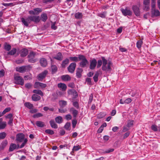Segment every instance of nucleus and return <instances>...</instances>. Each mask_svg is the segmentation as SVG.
Instances as JSON below:
<instances>
[{
    "instance_id": "obj_1",
    "label": "nucleus",
    "mask_w": 160,
    "mask_h": 160,
    "mask_svg": "<svg viewBox=\"0 0 160 160\" xmlns=\"http://www.w3.org/2000/svg\"><path fill=\"white\" fill-rule=\"evenodd\" d=\"M103 62V64L102 67V69L103 71H111V67L112 64L111 61L108 62L107 60L104 57H102Z\"/></svg>"
},
{
    "instance_id": "obj_2",
    "label": "nucleus",
    "mask_w": 160,
    "mask_h": 160,
    "mask_svg": "<svg viewBox=\"0 0 160 160\" xmlns=\"http://www.w3.org/2000/svg\"><path fill=\"white\" fill-rule=\"evenodd\" d=\"M14 82L16 84L23 85L24 81L22 78L17 73L14 75Z\"/></svg>"
},
{
    "instance_id": "obj_3",
    "label": "nucleus",
    "mask_w": 160,
    "mask_h": 160,
    "mask_svg": "<svg viewBox=\"0 0 160 160\" xmlns=\"http://www.w3.org/2000/svg\"><path fill=\"white\" fill-rule=\"evenodd\" d=\"M30 65L23 66L22 67H17L16 68V70L17 71L21 73H23L25 72L29 71L31 68Z\"/></svg>"
},
{
    "instance_id": "obj_4",
    "label": "nucleus",
    "mask_w": 160,
    "mask_h": 160,
    "mask_svg": "<svg viewBox=\"0 0 160 160\" xmlns=\"http://www.w3.org/2000/svg\"><path fill=\"white\" fill-rule=\"evenodd\" d=\"M27 20L29 22L33 21L36 23H38L40 21V18L38 16H31L28 17Z\"/></svg>"
},
{
    "instance_id": "obj_5",
    "label": "nucleus",
    "mask_w": 160,
    "mask_h": 160,
    "mask_svg": "<svg viewBox=\"0 0 160 160\" xmlns=\"http://www.w3.org/2000/svg\"><path fill=\"white\" fill-rule=\"evenodd\" d=\"M88 63V61L85 57L83 55H81V66L85 67Z\"/></svg>"
},
{
    "instance_id": "obj_6",
    "label": "nucleus",
    "mask_w": 160,
    "mask_h": 160,
    "mask_svg": "<svg viewBox=\"0 0 160 160\" xmlns=\"http://www.w3.org/2000/svg\"><path fill=\"white\" fill-rule=\"evenodd\" d=\"M143 3L144 6L143 10L146 11H148L150 9V0H143Z\"/></svg>"
},
{
    "instance_id": "obj_7",
    "label": "nucleus",
    "mask_w": 160,
    "mask_h": 160,
    "mask_svg": "<svg viewBox=\"0 0 160 160\" xmlns=\"http://www.w3.org/2000/svg\"><path fill=\"white\" fill-rule=\"evenodd\" d=\"M132 9L136 16H139L140 15V11L139 8L137 6H133Z\"/></svg>"
},
{
    "instance_id": "obj_8",
    "label": "nucleus",
    "mask_w": 160,
    "mask_h": 160,
    "mask_svg": "<svg viewBox=\"0 0 160 160\" xmlns=\"http://www.w3.org/2000/svg\"><path fill=\"white\" fill-rule=\"evenodd\" d=\"M35 54V53L33 52H31L29 53L28 56L29 58L28 61L29 62L33 63L36 61V60L34 59Z\"/></svg>"
},
{
    "instance_id": "obj_9",
    "label": "nucleus",
    "mask_w": 160,
    "mask_h": 160,
    "mask_svg": "<svg viewBox=\"0 0 160 160\" xmlns=\"http://www.w3.org/2000/svg\"><path fill=\"white\" fill-rule=\"evenodd\" d=\"M97 63V60L95 59H93L90 61L89 68L92 70L94 69Z\"/></svg>"
},
{
    "instance_id": "obj_10",
    "label": "nucleus",
    "mask_w": 160,
    "mask_h": 160,
    "mask_svg": "<svg viewBox=\"0 0 160 160\" xmlns=\"http://www.w3.org/2000/svg\"><path fill=\"white\" fill-rule=\"evenodd\" d=\"M121 11L123 15L125 16L127 15L130 16L132 15V13L131 11L127 8L122 9H121Z\"/></svg>"
},
{
    "instance_id": "obj_11",
    "label": "nucleus",
    "mask_w": 160,
    "mask_h": 160,
    "mask_svg": "<svg viewBox=\"0 0 160 160\" xmlns=\"http://www.w3.org/2000/svg\"><path fill=\"white\" fill-rule=\"evenodd\" d=\"M48 72L47 70H45L41 73L39 74L38 76V79L40 81L44 78L47 74Z\"/></svg>"
},
{
    "instance_id": "obj_12",
    "label": "nucleus",
    "mask_w": 160,
    "mask_h": 160,
    "mask_svg": "<svg viewBox=\"0 0 160 160\" xmlns=\"http://www.w3.org/2000/svg\"><path fill=\"white\" fill-rule=\"evenodd\" d=\"M47 86L45 84L42 83L40 82H36L34 84V88H39V87L42 88H45Z\"/></svg>"
},
{
    "instance_id": "obj_13",
    "label": "nucleus",
    "mask_w": 160,
    "mask_h": 160,
    "mask_svg": "<svg viewBox=\"0 0 160 160\" xmlns=\"http://www.w3.org/2000/svg\"><path fill=\"white\" fill-rule=\"evenodd\" d=\"M24 135L22 133L18 134L16 136V140L19 142H21L24 140Z\"/></svg>"
},
{
    "instance_id": "obj_14",
    "label": "nucleus",
    "mask_w": 160,
    "mask_h": 160,
    "mask_svg": "<svg viewBox=\"0 0 160 160\" xmlns=\"http://www.w3.org/2000/svg\"><path fill=\"white\" fill-rule=\"evenodd\" d=\"M76 63L75 62L71 63L68 67V70L70 72H73L76 67Z\"/></svg>"
},
{
    "instance_id": "obj_15",
    "label": "nucleus",
    "mask_w": 160,
    "mask_h": 160,
    "mask_svg": "<svg viewBox=\"0 0 160 160\" xmlns=\"http://www.w3.org/2000/svg\"><path fill=\"white\" fill-rule=\"evenodd\" d=\"M58 87L62 91H65L67 89L66 85L63 83H60L58 85Z\"/></svg>"
},
{
    "instance_id": "obj_16",
    "label": "nucleus",
    "mask_w": 160,
    "mask_h": 160,
    "mask_svg": "<svg viewBox=\"0 0 160 160\" xmlns=\"http://www.w3.org/2000/svg\"><path fill=\"white\" fill-rule=\"evenodd\" d=\"M40 63L41 66L45 67L47 65V62L46 59L44 58H42L40 60Z\"/></svg>"
},
{
    "instance_id": "obj_17",
    "label": "nucleus",
    "mask_w": 160,
    "mask_h": 160,
    "mask_svg": "<svg viewBox=\"0 0 160 160\" xmlns=\"http://www.w3.org/2000/svg\"><path fill=\"white\" fill-rule=\"evenodd\" d=\"M61 78L62 80L64 81H68L71 80V77L68 75L62 76Z\"/></svg>"
},
{
    "instance_id": "obj_18",
    "label": "nucleus",
    "mask_w": 160,
    "mask_h": 160,
    "mask_svg": "<svg viewBox=\"0 0 160 160\" xmlns=\"http://www.w3.org/2000/svg\"><path fill=\"white\" fill-rule=\"evenodd\" d=\"M28 53V50L26 49H23L21 50V56L22 57L26 56Z\"/></svg>"
},
{
    "instance_id": "obj_19",
    "label": "nucleus",
    "mask_w": 160,
    "mask_h": 160,
    "mask_svg": "<svg viewBox=\"0 0 160 160\" xmlns=\"http://www.w3.org/2000/svg\"><path fill=\"white\" fill-rule=\"evenodd\" d=\"M21 19L22 23L24 24L25 26L27 27L28 26L29 23H30L31 22H29L27 20L28 18L26 19H24L23 18H21Z\"/></svg>"
},
{
    "instance_id": "obj_20",
    "label": "nucleus",
    "mask_w": 160,
    "mask_h": 160,
    "mask_svg": "<svg viewBox=\"0 0 160 160\" xmlns=\"http://www.w3.org/2000/svg\"><path fill=\"white\" fill-rule=\"evenodd\" d=\"M70 112L71 113L73 114V116L74 117H76L78 113V111L76 110L75 109L73 108H71L70 109Z\"/></svg>"
},
{
    "instance_id": "obj_21",
    "label": "nucleus",
    "mask_w": 160,
    "mask_h": 160,
    "mask_svg": "<svg viewBox=\"0 0 160 160\" xmlns=\"http://www.w3.org/2000/svg\"><path fill=\"white\" fill-rule=\"evenodd\" d=\"M32 98L33 101H37L41 99V97L39 96L36 94H33L32 97Z\"/></svg>"
},
{
    "instance_id": "obj_22",
    "label": "nucleus",
    "mask_w": 160,
    "mask_h": 160,
    "mask_svg": "<svg viewBox=\"0 0 160 160\" xmlns=\"http://www.w3.org/2000/svg\"><path fill=\"white\" fill-rule=\"evenodd\" d=\"M152 15L155 16H159L160 15L159 11L155 9L152 10Z\"/></svg>"
},
{
    "instance_id": "obj_23",
    "label": "nucleus",
    "mask_w": 160,
    "mask_h": 160,
    "mask_svg": "<svg viewBox=\"0 0 160 160\" xmlns=\"http://www.w3.org/2000/svg\"><path fill=\"white\" fill-rule=\"evenodd\" d=\"M40 18V19H41V20L44 22H45L48 19L47 15L45 13L42 14L41 15Z\"/></svg>"
},
{
    "instance_id": "obj_24",
    "label": "nucleus",
    "mask_w": 160,
    "mask_h": 160,
    "mask_svg": "<svg viewBox=\"0 0 160 160\" xmlns=\"http://www.w3.org/2000/svg\"><path fill=\"white\" fill-rule=\"evenodd\" d=\"M36 124L37 126L39 127L42 128L45 126L44 122L41 121H36Z\"/></svg>"
},
{
    "instance_id": "obj_25",
    "label": "nucleus",
    "mask_w": 160,
    "mask_h": 160,
    "mask_svg": "<svg viewBox=\"0 0 160 160\" xmlns=\"http://www.w3.org/2000/svg\"><path fill=\"white\" fill-rule=\"evenodd\" d=\"M50 123L51 127L54 128H58L57 125L55 123L53 120H51L50 122Z\"/></svg>"
},
{
    "instance_id": "obj_26",
    "label": "nucleus",
    "mask_w": 160,
    "mask_h": 160,
    "mask_svg": "<svg viewBox=\"0 0 160 160\" xmlns=\"http://www.w3.org/2000/svg\"><path fill=\"white\" fill-rule=\"evenodd\" d=\"M17 146L15 144L11 143L10 146L9 148V151H12L14 150L16 148Z\"/></svg>"
},
{
    "instance_id": "obj_27",
    "label": "nucleus",
    "mask_w": 160,
    "mask_h": 160,
    "mask_svg": "<svg viewBox=\"0 0 160 160\" xmlns=\"http://www.w3.org/2000/svg\"><path fill=\"white\" fill-rule=\"evenodd\" d=\"M33 92L39 95L42 96H43V93L41 90H34L33 91Z\"/></svg>"
},
{
    "instance_id": "obj_28",
    "label": "nucleus",
    "mask_w": 160,
    "mask_h": 160,
    "mask_svg": "<svg viewBox=\"0 0 160 160\" xmlns=\"http://www.w3.org/2000/svg\"><path fill=\"white\" fill-rule=\"evenodd\" d=\"M56 122L58 123H60L62 122V118L61 116H58L55 118Z\"/></svg>"
},
{
    "instance_id": "obj_29",
    "label": "nucleus",
    "mask_w": 160,
    "mask_h": 160,
    "mask_svg": "<svg viewBox=\"0 0 160 160\" xmlns=\"http://www.w3.org/2000/svg\"><path fill=\"white\" fill-rule=\"evenodd\" d=\"M8 141L5 140L2 142L0 145V148L1 149H3L7 145Z\"/></svg>"
},
{
    "instance_id": "obj_30",
    "label": "nucleus",
    "mask_w": 160,
    "mask_h": 160,
    "mask_svg": "<svg viewBox=\"0 0 160 160\" xmlns=\"http://www.w3.org/2000/svg\"><path fill=\"white\" fill-rule=\"evenodd\" d=\"M59 105L62 107H64L67 104V102L64 100H61L59 101Z\"/></svg>"
},
{
    "instance_id": "obj_31",
    "label": "nucleus",
    "mask_w": 160,
    "mask_h": 160,
    "mask_svg": "<svg viewBox=\"0 0 160 160\" xmlns=\"http://www.w3.org/2000/svg\"><path fill=\"white\" fill-rule=\"evenodd\" d=\"M54 58L58 60H61L62 59V56L61 53L59 52L58 53L57 55Z\"/></svg>"
},
{
    "instance_id": "obj_32",
    "label": "nucleus",
    "mask_w": 160,
    "mask_h": 160,
    "mask_svg": "<svg viewBox=\"0 0 160 160\" xmlns=\"http://www.w3.org/2000/svg\"><path fill=\"white\" fill-rule=\"evenodd\" d=\"M24 105L26 107L29 109H31L33 108V105L30 102H26L25 103Z\"/></svg>"
},
{
    "instance_id": "obj_33",
    "label": "nucleus",
    "mask_w": 160,
    "mask_h": 160,
    "mask_svg": "<svg viewBox=\"0 0 160 160\" xmlns=\"http://www.w3.org/2000/svg\"><path fill=\"white\" fill-rule=\"evenodd\" d=\"M7 135V134L5 132H2L0 133V139H4Z\"/></svg>"
},
{
    "instance_id": "obj_34",
    "label": "nucleus",
    "mask_w": 160,
    "mask_h": 160,
    "mask_svg": "<svg viewBox=\"0 0 160 160\" xmlns=\"http://www.w3.org/2000/svg\"><path fill=\"white\" fill-rule=\"evenodd\" d=\"M34 10L36 13V15L38 14L39 13L41 12L42 11V10L39 8H35L34 9Z\"/></svg>"
},
{
    "instance_id": "obj_35",
    "label": "nucleus",
    "mask_w": 160,
    "mask_h": 160,
    "mask_svg": "<svg viewBox=\"0 0 160 160\" xmlns=\"http://www.w3.org/2000/svg\"><path fill=\"white\" fill-rule=\"evenodd\" d=\"M105 116V114L104 113L100 112L97 115V117L98 118H101L104 117Z\"/></svg>"
},
{
    "instance_id": "obj_36",
    "label": "nucleus",
    "mask_w": 160,
    "mask_h": 160,
    "mask_svg": "<svg viewBox=\"0 0 160 160\" xmlns=\"http://www.w3.org/2000/svg\"><path fill=\"white\" fill-rule=\"evenodd\" d=\"M4 48L6 50L9 51L11 48V46L7 43H5L4 44Z\"/></svg>"
},
{
    "instance_id": "obj_37",
    "label": "nucleus",
    "mask_w": 160,
    "mask_h": 160,
    "mask_svg": "<svg viewBox=\"0 0 160 160\" xmlns=\"http://www.w3.org/2000/svg\"><path fill=\"white\" fill-rule=\"evenodd\" d=\"M142 40L138 41L137 43V47L138 48H140L142 44Z\"/></svg>"
},
{
    "instance_id": "obj_38",
    "label": "nucleus",
    "mask_w": 160,
    "mask_h": 160,
    "mask_svg": "<svg viewBox=\"0 0 160 160\" xmlns=\"http://www.w3.org/2000/svg\"><path fill=\"white\" fill-rule=\"evenodd\" d=\"M6 126V122H2L0 124V129H2L4 128Z\"/></svg>"
},
{
    "instance_id": "obj_39",
    "label": "nucleus",
    "mask_w": 160,
    "mask_h": 160,
    "mask_svg": "<svg viewBox=\"0 0 160 160\" xmlns=\"http://www.w3.org/2000/svg\"><path fill=\"white\" fill-rule=\"evenodd\" d=\"M106 12H103L101 13H98V16L102 18H104L106 17Z\"/></svg>"
},
{
    "instance_id": "obj_40",
    "label": "nucleus",
    "mask_w": 160,
    "mask_h": 160,
    "mask_svg": "<svg viewBox=\"0 0 160 160\" xmlns=\"http://www.w3.org/2000/svg\"><path fill=\"white\" fill-rule=\"evenodd\" d=\"M69 60L68 59H66L62 63V67L64 68L66 66V65L68 63Z\"/></svg>"
},
{
    "instance_id": "obj_41",
    "label": "nucleus",
    "mask_w": 160,
    "mask_h": 160,
    "mask_svg": "<svg viewBox=\"0 0 160 160\" xmlns=\"http://www.w3.org/2000/svg\"><path fill=\"white\" fill-rule=\"evenodd\" d=\"M76 91L73 89H70L68 91V93L70 95H72L74 93L75 94Z\"/></svg>"
},
{
    "instance_id": "obj_42",
    "label": "nucleus",
    "mask_w": 160,
    "mask_h": 160,
    "mask_svg": "<svg viewBox=\"0 0 160 160\" xmlns=\"http://www.w3.org/2000/svg\"><path fill=\"white\" fill-rule=\"evenodd\" d=\"M97 62L98 63L97 65V68H100L101 66L103 64L102 60V61L101 59L98 60Z\"/></svg>"
},
{
    "instance_id": "obj_43",
    "label": "nucleus",
    "mask_w": 160,
    "mask_h": 160,
    "mask_svg": "<svg viewBox=\"0 0 160 160\" xmlns=\"http://www.w3.org/2000/svg\"><path fill=\"white\" fill-rule=\"evenodd\" d=\"M16 52V49L14 48L12 49V50L10 52H8V54L10 55H14Z\"/></svg>"
},
{
    "instance_id": "obj_44",
    "label": "nucleus",
    "mask_w": 160,
    "mask_h": 160,
    "mask_svg": "<svg viewBox=\"0 0 160 160\" xmlns=\"http://www.w3.org/2000/svg\"><path fill=\"white\" fill-rule=\"evenodd\" d=\"M27 139H24V142H22L21 145L20 146V147H19V145H18V148H22V147H23L25 145L26 143L27 142Z\"/></svg>"
},
{
    "instance_id": "obj_45",
    "label": "nucleus",
    "mask_w": 160,
    "mask_h": 160,
    "mask_svg": "<svg viewBox=\"0 0 160 160\" xmlns=\"http://www.w3.org/2000/svg\"><path fill=\"white\" fill-rule=\"evenodd\" d=\"M45 132L50 135H52L54 133V131L51 129H47L45 131Z\"/></svg>"
},
{
    "instance_id": "obj_46",
    "label": "nucleus",
    "mask_w": 160,
    "mask_h": 160,
    "mask_svg": "<svg viewBox=\"0 0 160 160\" xmlns=\"http://www.w3.org/2000/svg\"><path fill=\"white\" fill-rule=\"evenodd\" d=\"M151 128L154 131H157L158 130V127L155 125H152Z\"/></svg>"
},
{
    "instance_id": "obj_47",
    "label": "nucleus",
    "mask_w": 160,
    "mask_h": 160,
    "mask_svg": "<svg viewBox=\"0 0 160 160\" xmlns=\"http://www.w3.org/2000/svg\"><path fill=\"white\" fill-rule=\"evenodd\" d=\"M133 121L129 120L127 124V127H130L133 125Z\"/></svg>"
},
{
    "instance_id": "obj_48",
    "label": "nucleus",
    "mask_w": 160,
    "mask_h": 160,
    "mask_svg": "<svg viewBox=\"0 0 160 160\" xmlns=\"http://www.w3.org/2000/svg\"><path fill=\"white\" fill-rule=\"evenodd\" d=\"M114 151V149L113 148H109L108 149L106 150L104 153H109L113 152Z\"/></svg>"
},
{
    "instance_id": "obj_49",
    "label": "nucleus",
    "mask_w": 160,
    "mask_h": 160,
    "mask_svg": "<svg viewBox=\"0 0 160 160\" xmlns=\"http://www.w3.org/2000/svg\"><path fill=\"white\" fill-rule=\"evenodd\" d=\"M51 69L52 72H55L57 70V67L55 65H52Z\"/></svg>"
},
{
    "instance_id": "obj_50",
    "label": "nucleus",
    "mask_w": 160,
    "mask_h": 160,
    "mask_svg": "<svg viewBox=\"0 0 160 160\" xmlns=\"http://www.w3.org/2000/svg\"><path fill=\"white\" fill-rule=\"evenodd\" d=\"M71 126V123L70 122H67L64 126V128L67 130H69V128Z\"/></svg>"
},
{
    "instance_id": "obj_51",
    "label": "nucleus",
    "mask_w": 160,
    "mask_h": 160,
    "mask_svg": "<svg viewBox=\"0 0 160 160\" xmlns=\"http://www.w3.org/2000/svg\"><path fill=\"white\" fill-rule=\"evenodd\" d=\"M156 6V1H151V7L152 10L155 9Z\"/></svg>"
},
{
    "instance_id": "obj_52",
    "label": "nucleus",
    "mask_w": 160,
    "mask_h": 160,
    "mask_svg": "<svg viewBox=\"0 0 160 160\" xmlns=\"http://www.w3.org/2000/svg\"><path fill=\"white\" fill-rule=\"evenodd\" d=\"M93 95L92 93L91 94L89 97V98L88 100V103H91L93 100Z\"/></svg>"
},
{
    "instance_id": "obj_53",
    "label": "nucleus",
    "mask_w": 160,
    "mask_h": 160,
    "mask_svg": "<svg viewBox=\"0 0 160 160\" xmlns=\"http://www.w3.org/2000/svg\"><path fill=\"white\" fill-rule=\"evenodd\" d=\"M69 59L70 60L72 61H78V58L76 57H70Z\"/></svg>"
},
{
    "instance_id": "obj_54",
    "label": "nucleus",
    "mask_w": 160,
    "mask_h": 160,
    "mask_svg": "<svg viewBox=\"0 0 160 160\" xmlns=\"http://www.w3.org/2000/svg\"><path fill=\"white\" fill-rule=\"evenodd\" d=\"M132 100L130 98H128L124 101V103L127 104L130 103L132 102Z\"/></svg>"
},
{
    "instance_id": "obj_55",
    "label": "nucleus",
    "mask_w": 160,
    "mask_h": 160,
    "mask_svg": "<svg viewBox=\"0 0 160 160\" xmlns=\"http://www.w3.org/2000/svg\"><path fill=\"white\" fill-rule=\"evenodd\" d=\"M77 121L76 119H74L72 120V127L73 128H74L76 126V125L77 124Z\"/></svg>"
},
{
    "instance_id": "obj_56",
    "label": "nucleus",
    "mask_w": 160,
    "mask_h": 160,
    "mask_svg": "<svg viewBox=\"0 0 160 160\" xmlns=\"http://www.w3.org/2000/svg\"><path fill=\"white\" fill-rule=\"evenodd\" d=\"M65 118L68 120H71L72 118V116L70 114H68L65 116Z\"/></svg>"
},
{
    "instance_id": "obj_57",
    "label": "nucleus",
    "mask_w": 160,
    "mask_h": 160,
    "mask_svg": "<svg viewBox=\"0 0 160 160\" xmlns=\"http://www.w3.org/2000/svg\"><path fill=\"white\" fill-rule=\"evenodd\" d=\"M130 133L129 132H127L123 135V138L125 139L127 138L129 135Z\"/></svg>"
},
{
    "instance_id": "obj_58",
    "label": "nucleus",
    "mask_w": 160,
    "mask_h": 160,
    "mask_svg": "<svg viewBox=\"0 0 160 160\" xmlns=\"http://www.w3.org/2000/svg\"><path fill=\"white\" fill-rule=\"evenodd\" d=\"M80 148L79 146L78 145L77 146H74L73 148V151H77Z\"/></svg>"
},
{
    "instance_id": "obj_59",
    "label": "nucleus",
    "mask_w": 160,
    "mask_h": 160,
    "mask_svg": "<svg viewBox=\"0 0 160 160\" xmlns=\"http://www.w3.org/2000/svg\"><path fill=\"white\" fill-rule=\"evenodd\" d=\"M129 128L127 127V126H124L123 128V130H122L123 132H125L128 130H129Z\"/></svg>"
},
{
    "instance_id": "obj_60",
    "label": "nucleus",
    "mask_w": 160,
    "mask_h": 160,
    "mask_svg": "<svg viewBox=\"0 0 160 160\" xmlns=\"http://www.w3.org/2000/svg\"><path fill=\"white\" fill-rule=\"evenodd\" d=\"M55 22H52L51 25V28L54 30H55L57 29V27L55 26Z\"/></svg>"
},
{
    "instance_id": "obj_61",
    "label": "nucleus",
    "mask_w": 160,
    "mask_h": 160,
    "mask_svg": "<svg viewBox=\"0 0 160 160\" xmlns=\"http://www.w3.org/2000/svg\"><path fill=\"white\" fill-rule=\"evenodd\" d=\"M73 105L75 107L77 108H79V105L78 103L77 102H74L73 103Z\"/></svg>"
},
{
    "instance_id": "obj_62",
    "label": "nucleus",
    "mask_w": 160,
    "mask_h": 160,
    "mask_svg": "<svg viewBox=\"0 0 160 160\" xmlns=\"http://www.w3.org/2000/svg\"><path fill=\"white\" fill-rule=\"evenodd\" d=\"M11 110V108H6L3 111V114H5L7 112H8L9 111Z\"/></svg>"
},
{
    "instance_id": "obj_63",
    "label": "nucleus",
    "mask_w": 160,
    "mask_h": 160,
    "mask_svg": "<svg viewBox=\"0 0 160 160\" xmlns=\"http://www.w3.org/2000/svg\"><path fill=\"white\" fill-rule=\"evenodd\" d=\"M42 114L40 113H38L34 115L33 117L34 118H36L42 117Z\"/></svg>"
},
{
    "instance_id": "obj_64",
    "label": "nucleus",
    "mask_w": 160,
    "mask_h": 160,
    "mask_svg": "<svg viewBox=\"0 0 160 160\" xmlns=\"http://www.w3.org/2000/svg\"><path fill=\"white\" fill-rule=\"evenodd\" d=\"M52 99L55 100L57 99L58 98V95L55 93H53L52 94Z\"/></svg>"
}]
</instances>
